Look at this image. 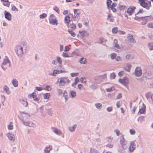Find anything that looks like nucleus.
<instances>
[{"label": "nucleus", "mask_w": 153, "mask_h": 153, "mask_svg": "<svg viewBox=\"0 0 153 153\" xmlns=\"http://www.w3.org/2000/svg\"><path fill=\"white\" fill-rule=\"evenodd\" d=\"M131 65L130 64H127V66L125 67V69L127 71L129 72L131 68Z\"/></svg>", "instance_id": "nucleus-33"}, {"label": "nucleus", "mask_w": 153, "mask_h": 153, "mask_svg": "<svg viewBox=\"0 0 153 153\" xmlns=\"http://www.w3.org/2000/svg\"><path fill=\"white\" fill-rule=\"evenodd\" d=\"M90 153H99L96 150L94 149H91Z\"/></svg>", "instance_id": "nucleus-43"}, {"label": "nucleus", "mask_w": 153, "mask_h": 153, "mask_svg": "<svg viewBox=\"0 0 153 153\" xmlns=\"http://www.w3.org/2000/svg\"><path fill=\"white\" fill-rule=\"evenodd\" d=\"M135 74L136 76H140L142 74V71L141 68L137 67L135 70Z\"/></svg>", "instance_id": "nucleus-9"}, {"label": "nucleus", "mask_w": 153, "mask_h": 153, "mask_svg": "<svg viewBox=\"0 0 153 153\" xmlns=\"http://www.w3.org/2000/svg\"><path fill=\"white\" fill-rule=\"evenodd\" d=\"M127 38L130 42L133 43H135L136 42V41L133 37L132 35L129 34L128 35Z\"/></svg>", "instance_id": "nucleus-17"}, {"label": "nucleus", "mask_w": 153, "mask_h": 153, "mask_svg": "<svg viewBox=\"0 0 153 153\" xmlns=\"http://www.w3.org/2000/svg\"><path fill=\"white\" fill-rule=\"evenodd\" d=\"M105 40L102 38H100L99 39L98 42L100 43H103Z\"/></svg>", "instance_id": "nucleus-50"}, {"label": "nucleus", "mask_w": 153, "mask_h": 153, "mask_svg": "<svg viewBox=\"0 0 153 153\" xmlns=\"http://www.w3.org/2000/svg\"><path fill=\"white\" fill-rule=\"evenodd\" d=\"M36 89L39 91H41L42 90V88L39 87H36Z\"/></svg>", "instance_id": "nucleus-63"}, {"label": "nucleus", "mask_w": 153, "mask_h": 153, "mask_svg": "<svg viewBox=\"0 0 153 153\" xmlns=\"http://www.w3.org/2000/svg\"><path fill=\"white\" fill-rule=\"evenodd\" d=\"M12 83L13 85L15 87H17L18 86V81L16 79H14L12 80Z\"/></svg>", "instance_id": "nucleus-28"}, {"label": "nucleus", "mask_w": 153, "mask_h": 153, "mask_svg": "<svg viewBox=\"0 0 153 153\" xmlns=\"http://www.w3.org/2000/svg\"><path fill=\"white\" fill-rule=\"evenodd\" d=\"M74 15H72V17L73 18L78 17L80 14V11L79 9H74Z\"/></svg>", "instance_id": "nucleus-14"}, {"label": "nucleus", "mask_w": 153, "mask_h": 153, "mask_svg": "<svg viewBox=\"0 0 153 153\" xmlns=\"http://www.w3.org/2000/svg\"><path fill=\"white\" fill-rule=\"evenodd\" d=\"M145 77L148 79H151L153 78V74L150 71H146L144 74Z\"/></svg>", "instance_id": "nucleus-11"}, {"label": "nucleus", "mask_w": 153, "mask_h": 153, "mask_svg": "<svg viewBox=\"0 0 153 153\" xmlns=\"http://www.w3.org/2000/svg\"><path fill=\"white\" fill-rule=\"evenodd\" d=\"M118 31V28L117 27H114L112 30V32L113 33H116Z\"/></svg>", "instance_id": "nucleus-45"}, {"label": "nucleus", "mask_w": 153, "mask_h": 153, "mask_svg": "<svg viewBox=\"0 0 153 153\" xmlns=\"http://www.w3.org/2000/svg\"><path fill=\"white\" fill-rule=\"evenodd\" d=\"M146 110V106L143 103L142 107L140 109L138 114H144Z\"/></svg>", "instance_id": "nucleus-15"}, {"label": "nucleus", "mask_w": 153, "mask_h": 153, "mask_svg": "<svg viewBox=\"0 0 153 153\" xmlns=\"http://www.w3.org/2000/svg\"><path fill=\"white\" fill-rule=\"evenodd\" d=\"M63 95L65 100H67L68 94L66 91H64L63 92Z\"/></svg>", "instance_id": "nucleus-41"}, {"label": "nucleus", "mask_w": 153, "mask_h": 153, "mask_svg": "<svg viewBox=\"0 0 153 153\" xmlns=\"http://www.w3.org/2000/svg\"><path fill=\"white\" fill-rule=\"evenodd\" d=\"M13 123L10 122V124L8 126V129L12 130L13 128V126L12 125Z\"/></svg>", "instance_id": "nucleus-40"}, {"label": "nucleus", "mask_w": 153, "mask_h": 153, "mask_svg": "<svg viewBox=\"0 0 153 153\" xmlns=\"http://www.w3.org/2000/svg\"><path fill=\"white\" fill-rule=\"evenodd\" d=\"M131 146H133L134 148L135 149L136 147V144L134 142H132L130 144V145Z\"/></svg>", "instance_id": "nucleus-58"}, {"label": "nucleus", "mask_w": 153, "mask_h": 153, "mask_svg": "<svg viewBox=\"0 0 153 153\" xmlns=\"http://www.w3.org/2000/svg\"><path fill=\"white\" fill-rule=\"evenodd\" d=\"M129 150L130 152H132L135 149L134 147L130 146L129 147Z\"/></svg>", "instance_id": "nucleus-48"}, {"label": "nucleus", "mask_w": 153, "mask_h": 153, "mask_svg": "<svg viewBox=\"0 0 153 153\" xmlns=\"http://www.w3.org/2000/svg\"><path fill=\"white\" fill-rule=\"evenodd\" d=\"M119 82L123 85H126L129 83V79L127 77H124L123 79H119Z\"/></svg>", "instance_id": "nucleus-10"}, {"label": "nucleus", "mask_w": 153, "mask_h": 153, "mask_svg": "<svg viewBox=\"0 0 153 153\" xmlns=\"http://www.w3.org/2000/svg\"><path fill=\"white\" fill-rule=\"evenodd\" d=\"M51 96L50 93L44 94L43 95V97L45 99H48Z\"/></svg>", "instance_id": "nucleus-34"}, {"label": "nucleus", "mask_w": 153, "mask_h": 153, "mask_svg": "<svg viewBox=\"0 0 153 153\" xmlns=\"http://www.w3.org/2000/svg\"><path fill=\"white\" fill-rule=\"evenodd\" d=\"M116 54L114 53H113L111 54L110 55L111 58L112 59H114L115 58L116 59Z\"/></svg>", "instance_id": "nucleus-39"}, {"label": "nucleus", "mask_w": 153, "mask_h": 153, "mask_svg": "<svg viewBox=\"0 0 153 153\" xmlns=\"http://www.w3.org/2000/svg\"><path fill=\"white\" fill-rule=\"evenodd\" d=\"M95 106L98 109L100 110L102 106V105L101 103H96L95 104Z\"/></svg>", "instance_id": "nucleus-29"}, {"label": "nucleus", "mask_w": 153, "mask_h": 153, "mask_svg": "<svg viewBox=\"0 0 153 153\" xmlns=\"http://www.w3.org/2000/svg\"><path fill=\"white\" fill-rule=\"evenodd\" d=\"M129 132L131 135H134L135 134L136 131L134 129H130L129 130Z\"/></svg>", "instance_id": "nucleus-42"}, {"label": "nucleus", "mask_w": 153, "mask_h": 153, "mask_svg": "<svg viewBox=\"0 0 153 153\" xmlns=\"http://www.w3.org/2000/svg\"><path fill=\"white\" fill-rule=\"evenodd\" d=\"M6 135L10 141L12 142L15 141V137L13 134L10 133H7Z\"/></svg>", "instance_id": "nucleus-16"}, {"label": "nucleus", "mask_w": 153, "mask_h": 153, "mask_svg": "<svg viewBox=\"0 0 153 153\" xmlns=\"http://www.w3.org/2000/svg\"><path fill=\"white\" fill-rule=\"evenodd\" d=\"M143 12V10L142 9H141L139 10V11L137 12L136 14H135V15L136 16L139 13H142Z\"/></svg>", "instance_id": "nucleus-56"}, {"label": "nucleus", "mask_w": 153, "mask_h": 153, "mask_svg": "<svg viewBox=\"0 0 153 153\" xmlns=\"http://www.w3.org/2000/svg\"><path fill=\"white\" fill-rule=\"evenodd\" d=\"M145 17H138L137 16H136L134 18V19L135 20H138V21H139V20H142L143 19H144Z\"/></svg>", "instance_id": "nucleus-38"}, {"label": "nucleus", "mask_w": 153, "mask_h": 153, "mask_svg": "<svg viewBox=\"0 0 153 153\" xmlns=\"http://www.w3.org/2000/svg\"><path fill=\"white\" fill-rule=\"evenodd\" d=\"M59 70H54L53 71V73H49L48 74L49 76H56V74H59Z\"/></svg>", "instance_id": "nucleus-19"}, {"label": "nucleus", "mask_w": 153, "mask_h": 153, "mask_svg": "<svg viewBox=\"0 0 153 153\" xmlns=\"http://www.w3.org/2000/svg\"><path fill=\"white\" fill-rule=\"evenodd\" d=\"M87 59L85 58H82L79 60V62L82 64H85L86 63Z\"/></svg>", "instance_id": "nucleus-25"}, {"label": "nucleus", "mask_w": 153, "mask_h": 153, "mask_svg": "<svg viewBox=\"0 0 153 153\" xmlns=\"http://www.w3.org/2000/svg\"><path fill=\"white\" fill-rule=\"evenodd\" d=\"M76 126L77 125L76 124H75L72 127H69V129L71 132H73L75 131Z\"/></svg>", "instance_id": "nucleus-27"}, {"label": "nucleus", "mask_w": 153, "mask_h": 153, "mask_svg": "<svg viewBox=\"0 0 153 153\" xmlns=\"http://www.w3.org/2000/svg\"><path fill=\"white\" fill-rule=\"evenodd\" d=\"M52 149V146H48L46 147L44 150L45 153H49L50 151Z\"/></svg>", "instance_id": "nucleus-21"}, {"label": "nucleus", "mask_w": 153, "mask_h": 153, "mask_svg": "<svg viewBox=\"0 0 153 153\" xmlns=\"http://www.w3.org/2000/svg\"><path fill=\"white\" fill-rule=\"evenodd\" d=\"M47 16V14L45 13H43L39 16V18L42 19H44Z\"/></svg>", "instance_id": "nucleus-36"}, {"label": "nucleus", "mask_w": 153, "mask_h": 153, "mask_svg": "<svg viewBox=\"0 0 153 153\" xmlns=\"http://www.w3.org/2000/svg\"><path fill=\"white\" fill-rule=\"evenodd\" d=\"M11 9L12 10L17 11H18V9L16 8V7L14 5H13L12 6Z\"/></svg>", "instance_id": "nucleus-53"}, {"label": "nucleus", "mask_w": 153, "mask_h": 153, "mask_svg": "<svg viewBox=\"0 0 153 153\" xmlns=\"http://www.w3.org/2000/svg\"><path fill=\"white\" fill-rule=\"evenodd\" d=\"M53 10L56 11V12L58 13L59 14V8L56 7H55L53 8Z\"/></svg>", "instance_id": "nucleus-62"}, {"label": "nucleus", "mask_w": 153, "mask_h": 153, "mask_svg": "<svg viewBox=\"0 0 153 153\" xmlns=\"http://www.w3.org/2000/svg\"><path fill=\"white\" fill-rule=\"evenodd\" d=\"M47 112L48 114L50 115L51 116L52 115V113L51 110L49 109H46Z\"/></svg>", "instance_id": "nucleus-52"}, {"label": "nucleus", "mask_w": 153, "mask_h": 153, "mask_svg": "<svg viewBox=\"0 0 153 153\" xmlns=\"http://www.w3.org/2000/svg\"><path fill=\"white\" fill-rule=\"evenodd\" d=\"M114 131L116 133V135L117 136H118L120 135V132L119 130H118L117 129H116V130H114Z\"/></svg>", "instance_id": "nucleus-64"}, {"label": "nucleus", "mask_w": 153, "mask_h": 153, "mask_svg": "<svg viewBox=\"0 0 153 153\" xmlns=\"http://www.w3.org/2000/svg\"><path fill=\"white\" fill-rule=\"evenodd\" d=\"M116 75L114 73H113L111 74L110 77L111 78L114 79L115 78Z\"/></svg>", "instance_id": "nucleus-54"}, {"label": "nucleus", "mask_w": 153, "mask_h": 153, "mask_svg": "<svg viewBox=\"0 0 153 153\" xmlns=\"http://www.w3.org/2000/svg\"><path fill=\"white\" fill-rule=\"evenodd\" d=\"M112 108L111 107H109L107 108V110L109 112H111L112 111Z\"/></svg>", "instance_id": "nucleus-59"}, {"label": "nucleus", "mask_w": 153, "mask_h": 153, "mask_svg": "<svg viewBox=\"0 0 153 153\" xmlns=\"http://www.w3.org/2000/svg\"><path fill=\"white\" fill-rule=\"evenodd\" d=\"M10 61L8 59L7 57H6L4 59L3 62L2 63L1 67L4 70H5L8 66L7 64H10Z\"/></svg>", "instance_id": "nucleus-4"}, {"label": "nucleus", "mask_w": 153, "mask_h": 153, "mask_svg": "<svg viewBox=\"0 0 153 153\" xmlns=\"http://www.w3.org/2000/svg\"><path fill=\"white\" fill-rule=\"evenodd\" d=\"M144 120V117L143 116H141L139 117L137 119V121L141 123H142L143 121Z\"/></svg>", "instance_id": "nucleus-31"}, {"label": "nucleus", "mask_w": 153, "mask_h": 153, "mask_svg": "<svg viewBox=\"0 0 153 153\" xmlns=\"http://www.w3.org/2000/svg\"><path fill=\"white\" fill-rule=\"evenodd\" d=\"M56 59L58 62L59 63V65L58 67V68L59 69L62 66V60L61 58L59 56L56 57Z\"/></svg>", "instance_id": "nucleus-20"}, {"label": "nucleus", "mask_w": 153, "mask_h": 153, "mask_svg": "<svg viewBox=\"0 0 153 153\" xmlns=\"http://www.w3.org/2000/svg\"><path fill=\"white\" fill-rule=\"evenodd\" d=\"M49 20V23L53 25H56L58 24V21L56 18L51 19Z\"/></svg>", "instance_id": "nucleus-18"}, {"label": "nucleus", "mask_w": 153, "mask_h": 153, "mask_svg": "<svg viewBox=\"0 0 153 153\" xmlns=\"http://www.w3.org/2000/svg\"><path fill=\"white\" fill-rule=\"evenodd\" d=\"M57 91L59 94L60 95L62 94L63 93L62 90L61 89H57Z\"/></svg>", "instance_id": "nucleus-51"}, {"label": "nucleus", "mask_w": 153, "mask_h": 153, "mask_svg": "<svg viewBox=\"0 0 153 153\" xmlns=\"http://www.w3.org/2000/svg\"><path fill=\"white\" fill-rule=\"evenodd\" d=\"M19 101L24 106L27 107V106L28 104V102L26 100L24 99H22L20 100Z\"/></svg>", "instance_id": "nucleus-22"}, {"label": "nucleus", "mask_w": 153, "mask_h": 153, "mask_svg": "<svg viewBox=\"0 0 153 153\" xmlns=\"http://www.w3.org/2000/svg\"><path fill=\"white\" fill-rule=\"evenodd\" d=\"M28 97L30 99H33L34 100L35 102H38L39 101V99L37 97L36 94L35 92H33L32 93L28 95Z\"/></svg>", "instance_id": "nucleus-8"}, {"label": "nucleus", "mask_w": 153, "mask_h": 153, "mask_svg": "<svg viewBox=\"0 0 153 153\" xmlns=\"http://www.w3.org/2000/svg\"><path fill=\"white\" fill-rule=\"evenodd\" d=\"M70 95L72 98H74L76 96V93L74 91H72L70 92Z\"/></svg>", "instance_id": "nucleus-32"}, {"label": "nucleus", "mask_w": 153, "mask_h": 153, "mask_svg": "<svg viewBox=\"0 0 153 153\" xmlns=\"http://www.w3.org/2000/svg\"><path fill=\"white\" fill-rule=\"evenodd\" d=\"M4 12V17L5 18L9 21H11L12 19V15L11 14L6 11Z\"/></svg>", "instance_id": "nucleus-13"}, {"label": "nucleus", "mask_w": 153, "mask_h": 153, "mask_svg": "<svg viewBox=\"0 0 153 153\" xmlns=\"http://www.w3.org/2000/svg\"><path fill=\"white\" fill-rule=\"evenodd\" d=\"M114 47L118 49L120 48L119 45L117 44V39H114Z\"/></svg>", "instance_id": "nucleus-24"}, {"label": "nucleus", "mask_w": 153, "mask_h": 153, "mask_svg": "<svg viewBox=\"0 0 153 153\" xmlns=\"http://www.w3.org/2000/svg\"><path fill=\"white\" fill-rule=\"evenodd\" d=\"M23 48L20 45L16 46L15 49L16 53L18 56L20 57L22 56L23 54Z\"/></svg>", "instance_id": "nucleus-3"}, {"label": "nucleus", "mask_w": 153, "mask_h": 153, "mask_svg": "<svg viewBox=\"0 0 153 153\" xmlns=\"http://www.w3.org/2000/svg\"><path fill=\"white\" fill-rule=\"evenodd\" d=\"M70 21V18L68 16H66L65 17L64 19V22L65 23L68 24Z\"/></svg>", "instance_id": "nucleus-26"}, {"label": "nucleus", "mask_w": 153, "mask_h": 153, "mask_svg": "<svg viewBox=\"0 0 153 153\" xmlns=\"http://www.w3.org/2000/svg\"><path fill=\"white\" fill-rule=\"evenodd\" d=\"M62 56L64 57H69L67 53H65L63 52L62 54Z\"/></svg>", "instance_id": "nucleus-55"}, {"label": "nucleus", "mask_w": 153, "mask_h": 153, "mask_svg": "<svg viewBox=\"0 0 153 153\" xmlns=\"http://www.w3.org/2000/svg\"><path fill=\"white\" fill-rule=\"evenodd\" d=\"M55 17V16L53 14H51L49 18V20L50 19H53Z\"/></svg>", "instance_id": "nucleus-61"}, {"label": "nucleus", "mask_w": 153, "mask_h": 153, "mask_svg": "<svg viewBox=\"0 0 153 153\" xmlns=\"http://www.w3.org/2000/svg\"><path fill=\"white\" fill-rule=\"evenodd\" d=\"M120 144L122 147L124 149L127 148L128 146V144L127 142L125 141L123 137H122L120 140Z\"/></svg>", "instance_id": "nucleus-7"}, {"label": "nucleus", "mask_w": 153, "mask_h": 153, "mask_svg": "<svg viewBox=\"0 0 153 153\" xmlns=\"http://www.w3.org/2000/svg\"><path fill=\"white\" fill-rule=\"evenodd\" d=\"M135 9L136 7L134 6L128 8L126 12L124 14L125 16L127 18V19H128V17L127 15L126 14V13H127L129 16H131L132 15L133 12H134Z\"/></svg>", "instance_id": "nucleus-5"}, {"label": "nucleus", "mask_w": 153, "mask_h": 153, "mask_svg": "<svg viewBox=\"0 0 153 153\" xmlns=\"http://www.w3.org/2000/svg\"><path fill=\"white\" fill-rule=\"evenodd\" d=\"M70 75L72 77H73L78 76L79 75V73H71Z\"/></svg>", "instance_id": "nucleus-46"}, {"label": "nucleus", "mask_w": 153, "mask_h": 153, "mask_svg": "<svg viewBox=\"0 0 153 153\" xmlns=\"http://www.w3.org/2000/svg\"><path fill=\"white\" fill-rule=\"evenodd\" d=\"M111 3L112 1L111 0H107L106 4L108 8L110 7L111 5Z\"/></svg>", "instance_id": "nucleus-35"}, {"label": "nucleus", "mask_w": 153, "mask_h": 153, "mask_svg": "<svg viewBox=\"0 0 153 153\" xmlns=\"http://www.w3.org/2000/svg\"><path fill=\"white\" fill-rule=\"evenodd\" d=\"M149 48L150 50H153V43H149L148 45Z\"/></svg>", "instance_id": "nucleus-47"}, {"label": "nucleus", "mask_w": 153, "mask_h": 153, "mask_svg": "<svg viewBox=\"0 0 153 153\" xmlns=\"http://www.w3.org/2000/svg\"><path fill=\"white\" fill-rule=\"evenodd\" d=\"M21 120L23 122V124L26 126L33 127V124L32 122L27 121L29 120L30 115L29 114L23 112H21Z\"/></svg>", "instance_id": "nucleus-1"}, {"label": "nucleus", "mask_w": 153, "mask_h": 153, "mask_svg": "<svg viewBox=\"0 0 153 153\" xmlns=\"http://www.w3.org/2000/svg\"><path fill=\"white\" fill-rule=\"evenodd\" d=\"M68 31L72 37H74L76 36V34L71 29H68Z\"/></svg>", "instance_id": "nucleus-30"}, {"label": "nucleus", "mask_w": 153, "mask_h": 153, "mask_svg": "<svg viewBox=\"0 0 153 153\" xmlns=\"http://www.w3.org/2000/svg\"><path fill=\"white\" fill-rule=\"evenodd\" d=\"M115 59L117 61H120L122 60V58L120 56H117Z\"/></svg>", "instance_id": "nucleus-60"}, {"label": "nucleus", "mask_w": 153, "mask_h": 153, "mask_svg": "<svg viewBox=\"0 0 153 153\" xmlns=\"http://www.w3.org/2000/svg\"><path fill=\"white\" fill-rule=\"evenodd\" d=\"M138 1L140 2V5L147 9H149L151 6L150 2H149L148 4L144 0H138Z\"/></svg>", "instance_id": "nucleus-6"}, {"label": "nucleus", "mask_w": 153, "mask_h": 153, "mask_svg": "<svg viewBox=\"0 0 153 153\" xmlns=\"http://www.w3.org/2000/svg\"><path fill=\"white\" fill-rule=\"evenodd\" d=\"M122 104V102L120 101L117 102L116 103V105L117 107L118 108Z\"/></svg>", "instance_id": "nucleus-49"}, {"label": "nucleus", "mask_w": 153, "mask_h": 153, "mask_svg": "<svg viewBox=\"0 0 153 153\" xmlns=\"http://www.w3.org/2000/svg\"><path fill=\"white\" fill-rule=\"evenodd\" d=\"M80 81L81 82L85 84L86 83V81L85 80V77H81L80 78Z\"/></svg>", "instance_id": "nucleus-44"}, {"label": "nucleus", "mask_w": 153, "mask_h": 153, "mask_svg": "<svg viewBox=\"0 0 153 153\" xmlns=\"http://www.w3.org/2000/svg\"><path fill=\"white\" fill-rule=\"evenodd\" d=\"M134 57V56L133 54H128L126 56V59L127 60H131L133 59Z\"/></svg>", "instance_id": "nucleus-23"}, {"label": "nucleus", "mask_w": 153, "mask_h": 153, "mask_svg": "<svg viewBox=\"0 0 153 153\" xmlns=\"http://www.w3.org/2000/svg\"><path fill=\"white\" fill-rule=\"evenodd\" d=\"M147 26L149 28H153V23H149L148 24Z\"/></svg>", "instance_id": "nucleus-57"}, {"label": "nucleus", "mask_w": 153, "mask_h": 153, "mask_svg": "<svg viewBox=\"0 0 153 153\" xmlns=\"http://www.w3.org/2000/svg\"><path fill=\"white\" fill-rule=\"evenodd\" d=\"M71 81L68 77L62 76L58 78L57 82L59 84V86H63L66 85L68 84Z\"/></svg>", "instance_id": "nucleus-2"}, {"label": "nucleus", "mask_w": 153, "mask_h": 153, "mask_svg": "<svg viewBox=\"0 0 153 153\" xmlns=\"http://www.w3.org/2000/svg\"><path fill=\"white\" fill-rule=\"evenodd\" d=\"M52 131L56 134L60 136L62 134V132L60 130L54 127L51 128Z\"/></svg>", "instance_id": "nucleus-12"}, {"label": "nucleus", "mask_w": 153, "mask_h": 153, "mask_svg": "<svg viewBox=\"0 0 153 153\" xmlns=\"http://www.w3.org/2000/svg\"><path fill=\"white\" fill-rule=\"evenodd\" d=\"M4 91H5L6 92L7 94H10V92L9 90V88L6 86H5L4 87Z\"/></svg>", "instance_id": "nucleus-37"}]
</instances>
